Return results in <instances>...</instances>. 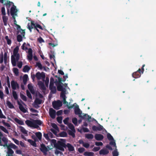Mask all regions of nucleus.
<instances>
[{"label":"nucleus","mask_w":156,"mask_h":156,"mask_svg":"<svg viewBox=\"0 0 156 156\" xmlns=\"http://www.w3.org/2000/svg\"><path fill=\"white\" fill-rule=\"evenodd\" d=\"M30 68L27 65L25 66L24 67L23 69V71L25 72H28L30 70Z\"/></svg>","instance_id":"72a5a7b5"},{"label":"nucleus","mask_w":156,"mask_h":156,"mask_svg":"<svg viewBox=\"0 0 156 156\" xmlns=\"http://www.w3.org/2000/svg\"><path fill=\"white\" fill-rule=\"evenodd\" d=\"M5 39L7 41V43L8 45H10L11 44V40L9 38L8 36H6L5 37Z\"/></svg>","instance_id":"09e8293b"},{"label":"nucleus","mask_w":156,"mask_h":156,"mask_svg":"<svg viewBox=\"0 0 156 156\" xmlns=\"http://www.w3.org/2000/svg\"><path fill=\"white\" fill-rule=\"evenodd\" d=\"M26 45L25 43H24L21 46V48L22 49L24 50H26L27 49L28 50V48L26 47L25 46Z\"/></svg>","instance_id":"052dcab7"},{"label":"nucleus","mask_w":156,"mask_h":156,"mask_svg":"<svg viewBox=\"0 0 156 156\" xmlns=\"http://www.w3.org/2000/svg\"><path fill=\"white\" fill-rule=\"evenodd\" d=\"M68 127L71 130H73L74 131L75 130V127L71 123H69L68 125Z\"/></svg>","instance_id":"a18cd8bd"},{"label":"nucleus","mask_w":156,"mask_h":156,"mask_svg":"<svg viewBox=\"0 0 156 156\" xmlns=\"http://www.w3.org/2000/svg\"><path fill=\"white\" fill-rule=\"evenodd\" d=\"M57 86V90L58 91H64L66 90V89L63 88L62 84H55Z\"/></svg>","instance_id":"a211bd4d"},{"label":"nucleus","mask_w":156,"mask_h":156,"mask_svg":"<svg viewBox=\"0 0 156 156\" xmlns=\"http://www.w3.org/2000/svg\"><path fill=\"white\" fill-rule=\"evenodd\" d=\"M6 104L10 108H13L14 107L13 105L9 101H7Z\"/></svg>","instance_id":"58836bf2"},{"label":"nucleus","mask_w":156,"mask_h":156,"mask_svg":"<svg viewBox=\"0 0 156 156\" xmlns=\"http://www.w3.org/2000/svg\"><path fill=\"white\" fill-rule=\"evenodd\" d=\"M108 153V151L106 149H101L99 151V154L100 155L103 154L106 155Z\"/></svg>","instance_id":"a878e982"},{"label":"nucleus","mask_w":156,"mask_h":156,"mask_svg":"<svg viewBox=\"0 0 156 156\" xmlns=\"http://www.w3.org/2000/svg\"><path fill=\"white\" fill-rule=\"evenodd\" d=\"M51 126L54 129H55L56 130H58V128L55 123H52L51 124Z\"/></svg>","instance_id":"338daca9"},{"label":"nucleus","mask_w":156,"mask_h":156,"mask_svg":"<svg viewBox=\"0 0 156 156\" xmlns=\"http://www.w3.org/2000/svg\"><path fill=\"white\" fill-rule=\"evenodd\" d=\"M20 131L24 134H27V132L23 126H20Z\"/></svg>","instance_id":"4c0bfd02"},{"label":"nucleus","mask_w":156,"mask_h":156,"mask_svg":"<svg viewBox=\"0 0 156 156\" xmlns=\"http://www.w3.org/2000/svg\"><path fill=\"white\" fill-rule=\"evenodd\" d=\"M26 93L27 96L30 99H32V97L30 92L28 90H26Z\"/></svg>","instance_id":"bf43d9fd"},{"label":"nucleus","mask_w":156,"mask_h":156,"mask_svg":"<svg viewBox=\"0 0 156 156\" xmlns=\"http://www.w3.org/2000/svg\"><path fill=\"white\" fill-rule=\"evenodd\" d=\"M95 139L97 140H101L104 138L103 136L100 134H96L94 136Z\"/></svg>","instance_id":"6ab92c4d"},{"label":"nucleus","mask_w":156,"mask_h":156,"mask_svg":"<svg viewBox=\"0 0 156 156\" xmlns=\"http://www.w3.org/2000/svg\"><path fill=\"white\" fill-rule=\"evenodd\" d=\"M17 104L19 105V107L20 110L22 112L25 113L27 112V110L24 107L22 104L18 100Z\"/></svg>","instance_id":"2eb2a0df"},{"label":"nucleus","mask_w":156,"mask_h":156,"mask_svg":"<svg viewBox=\"0 0 156 156\" xmlns=\"http://www.w3.org/2000/svg\"><path fill=\"white\" fill-rule=\"evenodd\" d=\"M27 141L30 143L31 145H32L34 147H36L37 146V144L36 143V141H33L31 139H28Z\"/></svg>","instance_id":"473e14b6"},{"label":"nucleus","mask_w":156,"mask_h":156,"mask_svg":"<svg viewBox=\"0 0 156 156\" xmlns=\"http://www.w3.org/2000/svg\"><path fill=\"white\" fill-rule=\"evenodd\" d=\"M43 122L40 120L33 119L31 121L29 120L25 121V123L28 126L37 129L39 127V126H41Z\"/></svg>","instance_id":"f257e3e1"},{"label":"nucleus","mask_w":156,"mask_h":156,"mask_svg":"<svg viewBox=\"0 0 156 156\" xmlns=\"http://www.w3.org/2000/svg\"><path fill=\"white\" fill-rule=\"evenodd\" d=\"M83 115L82 116L81 115V116L80 117V118L83 119H87L88 121L89 122L91 121L90 119H91V116H90L89 115H88L87 114H84V113L82 114Z\"/></svg>","instance_id":"f3484780"},{"label":"nucleus","mask_w":156,"mask_h":156,"mask_svg":"<svg viewBox=\"0 0 156 156\" xmlns=\"http://www.w3.org/2000/svg\"><path fill=\"white\" fill-rule=\"evenodd\" d=\"M36 66H38L40 69H43V67L41 64L39 62H37L36 63Z\"/></svg>","instance_id":"680f3d73"},{"label":"nucleus","mask_w":156,"mask_h":156,"mask_svg":"<svg viewBox=\"0 0 156 156\" xmlns=\"http://www.w3.org/2000/svg\"><path fill=\"white\" fill-rule=\"evenodd\" d=\"M28 59L30 61H31L33 59V51L31 48L28 49Z\"/></svg>","instance_id":"4468645a"},{"label":"nucleus","mask_w":156,"mask_h":156,"mask_svg":"<svg viewBox=\"0 0 156 156\" xmlns=\"http://www.w3.org/2000/svg\"><path fill=\"white\" fill-rule=\"evenodd\" d=\"M49 147L48 146L46 147L44 144H42L40 145V149L44 154L46 155L47 154V152L49 151Z\"/></svg>","instance_id":"20e7f679"},{"label":"nucleus","mask_w":156,"mask_h":156,"mask_svg":"<svg viewBox=\"0 0 156 156\" xmlns=\"http://www.w3.org/2000/svg\"><path fill=\"white\" fill-rule=\"evenodd\" d=\"M67 147L68 150L70 151H74V147L70 144L67 143L66 144V147Z\"/></svg>","instance_id":"5701e85b"},{"label":"nucleus","mask_w":156,"mask_h":156,"mask_svg":"<svg viewBox=\"0 0 156 156\" xmlns=\"http://www.w3.org/2000/svg\"><path fill=\"white\" fill-rule=\"evenodd\" d=\"M22 37L21 35L18 34L17 37V40L18 42H20L22 41Z\"/></svg>","instance_id":"5fc2aeb1"},{"label":"nucleus","mask_w":156,"mask_h":156,"mask_svg":"<svg viewBox=\"0 0 156 156\" xmlns=\"http://www.w3.org/2000/svg\"><path fill=\"white\" fill-rule=\"evenodd\" d=\"M13 71L14 73L18 75L19 73V70L18 69L16 68H13Z\"/></svg>","instance_id":"69168bd1"},{"label":"nucleus","mask_w":156,"mask_h":156,"mask_svg":"<svg viewBox=\"0 0 156 156\" xmlns=\"http://www.w3.org/2000/svg\"><path fill=\"white\" fill-rule=\"evenodd\" d=\"M83 154L85 156H94V154L93 152L86 151Z\"/></svg>","instance_id":"c756f323"},{"label":"nucleus","mask_w":156,"mask_h":156,"mask_svg":"<svg viewBox=\"0 0 156 156\" xmlns=\"http://www.w3.org/2000/svg\"><path fill=\"white\" fill-rule=\"evenodd\" d=\"M107 137L108 139L109 140H114V139L112 136L109 133H108L107 134Z\"/></svg>","instance_id":"3c124183"},{"label":"nucleus","mask_w":156,"mask_h":156,"mask_svg":"<svg viewBox=\"0 0 156 156\" xmlns=\"http://www.w3.org/2000/svg\"><path fill=\"white\" fill-rule=\"evenodd\" d=\"M66 91V90H64V91H62V92H61V93L60 94V97L62 98H66L65 95Z\"/></svg>","instance_id":"603ef678"},{"label":"nucleus","mask_w":156,"mask_h":156,"mask_svg":"<svg viewBox=\"0 0 156 156\" xmlns=\"http://www.w3.org/2000/svg\"><path fill=\"white\" fill-rule=\"evenodd\" d=\"M0 129L3 131L4 133L9 134V132L5 127L2 126H0Z\"/></svg>","instance_id":"c03bdc74"},{"label":"nucleus","mask_w":156,"mask_h":156,"mask_svg":"<svg viewBox=\"0 0 156 156\" xmlns=\"http://www.w3.org/2000/svg\"><path fill=\"white\" fill-rule=\"evenodd\" d=\"M85 149L83 147H80L78 148V151L80 153H82L85 151Z\"/></svg>","instance_id":"e2e57ef3"},{"label":"nucleus","mask_w":156,"mask_h":156,"mask_svg":"<svg viewBox=\"0 0 156 156\" xmlns=\"http://www.w3.org/2000/svg\"><path fill=\"white\" fill-rule=\"evenodd\" d=\"M1 140H2V141L4 143V144H3L2 143V145H3V146L0 145L1 146L5 147V146H6V145H7V144L8 141V139L4 137L1 139Z\"/></svg>","instance_id":"c85d7f7f"},{"label":"nucleus","mask_w":156,"mask_h":156,"mask_svg":"<svg viewBox=\"0 0 156 156\" xmlns=\"http://www.w3.org/2000/svg\"><path fill=\"white\" fill-rule=\"evenodd\" d=\"M62 116L58 117L57 118V121L59 123H62Z\"/></svg>","instance_id":"13d9d810"},{"label":"nucleus","mask_w":156,"mask_h":156,"mask_svg":"<svg viewBox=\"0 0 156 156\" xmlns=\"http://www.w3.org/2000/svg\"><path fill=\"white\" fill-rule=\"evenodd\" d=\"M15 121L18 124L20 125H23L24 122L22 120H20L17 118L15 119Z\"/></svg>","instance_id":"a19ab883"},{"label":"nucleus","mask_w":156,"mask_h":156,"mask_svg":"<svg viewBox=\"0 0 156 156\" xmlns=\"http://www.w3.org/2000/svg\"><path fill=\"white\" fill-rule=\"evenodd\" d=\"M103 128V126L99 124L98 126H93L92 127V129L94 131H101Z\"/></svg>","instance_id":"9b49d317"},{"label":"nucleus","mask_w":156,"mask_h":156,"mask_svg":"<svg viewBox=\"0 0 156 156\" xmlns=\"http://www.w3.org/2000/svg\"><path fill=\"white\" fill-rule=\"evenodd\" d=\"M2 14L3 16H5L6 14L5 9L4 7H2L1 9Z\"/></svg>","instance_id":"774afa93"},{"label":"nucleus","mask_w":156,"mask_h":156,"mask_svg":"<svg viewBox=\"0 0 156 156\" xmlns=\"http://www.w3.org/2000/svg\"><path fill=\"white\" fill-rule=\"evenodd\" d=\"M20 97L24 101H27V98L24 95V94H20Z\"/></svg>","instance_id":"8fccbe9b"},{"label":"nucleus","mask_w":156,"mask_h":156,"mask_svg":"<svg viewBox=\"0 0 156 156\" xmlns=\"http://www.w3.org/2000/svg\"><path fill=\"white\" fill-rule=\"evenodd\" d=\"M55 111L52 108L49 109V114L50 116L53 119H54L55 117Z\"/></svg>","instance_id":"9d476101"},{"label":"nucleus","mask_w":156,"mask_h":156,"mask_svg":"<svg viewBox=\"0 0 156 156\" xmlns=\"http://www.w3.org/2000/svg\"><path fill=\"white\" fill-rule=\"evenodd\" d=\"M12 96H13L14 99L15 100H17L18 99V95L17 94L16 92L14 90H13L12 92Z\"/></svg>","instance_id":"ea45409f"},{"label":"nucleus","mask_w":156,"mask_h":156,"mask_svg":"<svg viewBox=\"0 0 156 156\" xmlns=\"http://www.w3.org/2000/svg\"><path fill=\"white\" fill-rule=\"evenodd\" d=\"M8 149L7 151V154L6 155L7 156H12V154L14 153L13 151L10 148L7 147Z\"/></svg>","instance_id":"393cba45"},{"label":"nucleus","mask_w":156,"mask_h":156,"mask_svg":"<svg viewBox=\"0 0 156 156\" xmlns=\"http://www.w3.org/2000/svg\"><path fill=\"white\" fill-rule=\"evenodd\" d=\"M51 144H53L54 147H55L56 146L57 144V142H56V140L54 139H52L51 140Z\"/></svg>","instance_id":"864d4df0"},{"label":"nucleus","mask_w":156,"mask_h":156,"mask_svg":"<svg viewBox=\"0 0 156 156\" xmlns=\"http://www.w3.org/2000/svg\"><path fill=\"white\" fill-rule=\"evenodd\" d=\"M6 147L9 148L16 149L18 148V147L13 143H11L9 145H6Z\"/></svg>","instance_id":"c9c22d12"},{"label":"nucleus","mask_w":156,"mask_h":156,"mask_svg":"<svg viewBox=\"0 0 156 156\" xmlns=\"http://www.w3.org/2000/svg\"><path fill=\"white\" fill-rule=\"evenodd\" d=\"M55 77L58 78V80H56L55 81V84H62V85H63L62 82H64L65 81V80H62V78L58 77L57 76H55Z\"/></svg>","instance_id":"aec40b11"},{"label":"nucleus","mask_w":156,"mask_h":156,"mask_svg":"<svg viewBox=\"0 0 156 156\" xmlns=\"http://www.w3.org/2000/svg\"><path fill=\"white\" fill-rule=\"evenodd\" d=\"M19 32H20L21 34L23 36H24V34L25 33V32L24 31V30H22L21 29H20L19 31H18L17 32V34H18Z\"/></svg>","instance_id":"4d7b16f0"},{"label":"nucleus","mask_w":156,"mask_h":156,"mask_svg":"<svg viewBox=\"0 0 156 156\" xmlns=\"http://www.w3.org/2000/svg\"><path fill=\"white\" fill-rule=\"evenodd\" d=\"M14 56L16 57V58H15L12 55L11 56V61L12 66H16V62L18 61L19 59L20 55L19 54H18L16 55H14Z\"/></svg>","instance_id":"0eeeda50"},{"label":"nucleus","mask_w":156,"mask_h":156,"mask_svg":"<svg viewBox=\"0 0 156 156\" xmlns=\"http://www.w3.org/2000/svg\"><path fill=\"white\" fill-rule=\"evenodd\" d=\"M19 50V48L18 46H16L13 50V55H16L17 54H19L18 52Z\"/></svg>","instance_id":"e433bc0d"},{"label":"nucleus","mask_w":156,"mask_h":156,"mask_svg":"<svg viewBox=\"0 0 156 156\" xmlns=\"http://www.w3.org/2000/svg\"><path fill=\"white\" fill-rule=\"evenodd\" d=\"M68 134L72 136L73 138H74L75 136V133H76V130L74 131L73 130H68Z\"/></svg>","instance_id":"bb28decb"},{"label":"nucleus","mask_w":156,"mask_h":156,"mask_svg":"<svg viewBox=\"0 0 156 156\" xmlns=\"http://www.w3.org/2000/svg\"><path fill=\"white\" fill-rule=\"evenodd\" d=\"M42 100L37 98L35 99L34 103L40 105L42 103Z\"/></svg>","instance_id":"37998d69"},{"label":"nucleus","mask_w":156,"mask_h":156,"mask_svg":"<svg viewBox=\"0 0 156 156\" xmlns=\"http://www.w3.org/2000/svg\"><path fill=\"white\" fill-rule=\"evenodd\" d=\"M9 58L7 56V52H5L4 53L3 58L4 59V62L5 65L7 64L8 58Z\"/></svg>","instance_id":"7c9ffc66"},{"label":"nucleus","mask_w":156,"mask_h":156,"mask_svg":"<svg viewBox=\"0 0 156 156\" xmlns=\"http://www.w3.org/2000/svg\"><path fill=\"white\" fill-rule=\"evenodd\" d=\"M73 123L76 126L77 124V120L76 118H74L72 119Z\"/></svg>","instance_id":"6e6d98bb"},{"label":"nucleus","mask_w":156,"mask_h":156,"mask_svg":"<svg viewBox=\"0 0 156 156\" xmlns=\"http://www.w3.org/2000/svg\"><path fill=\"white\" fill-rule=\"evenodd\" d=\"M36 77L37 80H39L42 79L44 81L45 78V73L43 72L40 73L38 72L36 74Z\"/></svg>","instance_id":"6e6552de"},{"label":"nucleus","mask_w":156,"mask_h":156,"mask_svg":"<svg viewBox=\"0 0 156 156\" xmlns=\"http://www.w3.org/2000/svg\"><path fill=\"white\" fill-rule=\"evenodd\" d=\"M74 113L76 115H78L79 116L81 117L82 113V111L79 108V106L76 105L74 108Z\"/></svg>","instance_id":"1a4fd4ad"},{"label":"nucleus","mask_w":156,"mask_h":156,"mask_svg":"<svg viewBox=\"0 0 156 156\" xmlns=\"http://www.w3.org/2000/svg\"><path fill=\"white\" fill-rule=\"evenodd\" d=\"M27 28L29 29L30 32H31L32 29H33L34 27V28H38L41 30H43L42 27L40 24H38L37 22H35L33 21H31L30 24L29 23L27 24Z\"/></svg>","instance_id":"7ed1b4c3"},{"label":"nucleus","mask_w":156,"mask_h":156,"mask_svg":"<svg viewBox=\"0 0 156 156\" xmlns=\"http://www.w3.org/2000/svg\"><path fill=\"white\" fill-rule=\"evenodd\" d=\"M38 85L41 90H45L46 88L44 86V83L41 81H40L38 82Z\"/></svg>","instance_id":"dca6fc26"},{"label":"nucleus","mask_w":156,"mask_h":156,"mask_svg":"<svg viewBox=\"0 0 156 156\" xmlns=\"http://www.w3.org/2000/svg\"><path fill=\"white\" fill-rule=\"evenodd\" d=\"M113 156H118L119 155V153L117 151L115 150L112 152Z\"/></svg>","instance_id":"0e129e2a"},{"label":"nucleus","mask_w":156,"mask_h":156,"mask_svg":"<svg viewBox=\"0 0 156 156\" xmlns=\"http://www.w3.org/2000/svg\"><path fill=\"white\" fill-rule=\"evenodd\" d=\"M0 2L2 4H4L5 5L6 8L7 9V12L8 14H9V8L10 6L11 5V4H13V3L12 2H11L9 0H0Z\"/></svg>","instance_id":"423d86ee"},{"label":"nucleus","mask_w":156,"mask_h":156,"mask_svg":"<svg viewBox=\"0 0 156 156\" xmlns=\"http://www.w3.org/2000/svg\"><path fill=\"white\" fill-rule=\"evenodd\" d=\"M8 20V17L4 16L2 17V20L4 23V25L5 26H7V22Z\"/></svg>","instance_id":"2f4dec72"},{"label":"nucleus","mask_w":156,"mask_h":156,"mask_svg":"<svg viewBox=\"0 0 156 156\" xmlns=\"http://www.w3.org/2000/svg\"><path fill=\"white\" fill-rule=\"evenodd\" d=\"M17 11L16 7L14 5H13L12 7L10 9V13L11 16H13L14 15H16V13Z\"/></svg>","instance_id":"f8f14e48"},{"label":"nucleus","mask_w":156,"mask_h":156,"mask_svg":"<svg viewBox=\"0 0 156 156\" xmlns=\"http://www.w3.org/2000/svg\"><path fill=\"white\" fill-rule=\"evenodd\" d=\"M49 89L50 90V94H55L56 92V88L55 86H52L49 87Z\"/></svg>","instance_id":"4be33fe9"},{"label":"nucleus","mask_w":156,"mask_h":156,"mask_svg":"<svg viewBox=\"0 0 156 156\" xmlns=\"http://www.w3.org/2000/svg\"><path fill=\"white\" fill-rule=\"evenodd\" d=\"M61 140L57 141L55 148L61 151H65L64 148H66V144L65 143V140L61 139Z\"/></svg>","instance_id":"f03ea898"},{"label":"nucleus","mask_w":156,"mask_h":156,"mask_svg":"<svg viewBox=\"0 0 156 156\" xmlns=\"http://www.w3.org/2000/svg\"><path fill=\"white\" fill-rule=\"evenodd\" d=\"M54 83H55L54 79L52 77H51L50 79V83L49 87L54 86Z\"/></svg>","instance_id":"49530a36"},{"label":"nucleus","mask_w":156,"mask_h":156,"mask_svg":"<svg viewBox=\"0 0 156 156\" xmlns=\"http://www.w3.org/2000/svg\"><path fill=\"white\" fill-rule=\"evenodd\" d=\"M59 135L60 136L62 137H67V133L65 131H63L59 133Z\"/></svg>","instance_id":"de8ad7c7"},{"label":"nucleus","mask_w":156,"mask_h":156,"mask_svg":"<svg viewBox=\"0 0 156 156\" xmlns=\"http://www.w3.org/2000/svg\"><path fill=\"white\" fill-rule=\"evenodd\" d=\"M36 136L38 139L40 140H41L42 135V133L40 132H36L35 133Z\"/></svg>","instance_id":"f704fd0d"},{"label":"nucleus","mask_w":156,"mask_h":156,"mask_svg":"<svg viewBox=\"0 0 156 156\" xmlns=\"http://www.w3.org/2000/svg\"><path fill=\"white\" fill-rule=\"evenodd\" d=\"M85 137L88 139H92L94 138V136L92 134H86Z\"/></svg>","instance_id":"79ce46f5"},{"label":"nucleus","mask_w":156,"mask_h":156,"mask_svg":"<svg viewBox=\"0 0 156 156\" xmlns=\"http://www.w3.org/2000/svg\"><path fill=\"white\" fill-rule=\"evenodd\" d=\"M52 105L53 108L56 110L59 109V108L62 106V102L58 100L56 101H54L52 103Z\"/></svg>","instance_id":"39448f33"},{"label":"nucleus","mask_w":156,"mask_h":156,"mask_svg":"<svg viewBox=\"0 0 156 156\" xmlns=\"http://www.w3.org/2000/svg\"><path fill=\"white\" fill-rule=\"evenodd\" d=\"M11 85L12 88L13 90H16V88H19L18 83L16 82H15L14 80H12L11 82Z\"/></svg>","instance_id":"ddd939ff"},{"label":"nucleus","mask_w":156,"mask_h":156,"mask_svg":"<svg viewBox=\"0 0 156 156\" xmlns=\"http://www.w3.org/2000/svg\"><path fill=\"white\" fill-rule=\"evenodd\" d=\"M141 74L138 72H136L133 73L132 74V76L135 78H137L140 76Z\"/></svg>","instance_id":"cd10ccee"},{"label":"nucleus","mask_w":156,"mask_h":156,"mask_svg":"<svg viewBox=\"0 0 156 156\" xmlns=\"http://www.w3.org/2000/svg\"><path fill=\"white\" fill-rule=\"evenodd\" d=\"M78 142L80 144H82L83 146L86 148H89L90 146V144H89L88 143H84L82 140H79Z\"/></svg>","instance_id":"412c9836"},{"label":"nucleus","mask_w":156,"mask_h":156,"mask_svg":"<svg viewBox=\"0 0 156 156\" xmlns=\"http://www.w3.org/2000/svg\"><path fill=\"white\" fill-rule=\"evenodd\" d=\"M66 98H62L63 104H66V106L68 108L70 109L73 107V105L71 106H69L68 102L66 101Z\"/></svg>","instance_id":"b1692460"}]
</instances>
